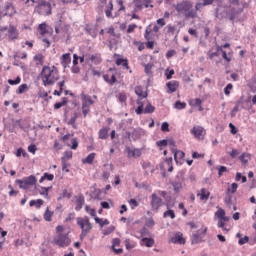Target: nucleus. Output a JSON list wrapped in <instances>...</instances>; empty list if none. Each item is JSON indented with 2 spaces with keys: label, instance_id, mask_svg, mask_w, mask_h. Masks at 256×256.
Instances as JSON below:
<instances>
[{
  "label": "nucleus",
  "instance_id": "e433bc0d",
  "mask_svg": "<svg viewBox=\"0 0 256 256\" xmlns=\"http://www.w3.org/2000/svg\"><path fill=\"white\" fill-rule=\"evenodd\" d=\"M160 27L156 24L153 26V28H151V25H149L146 30L145 33H158L159 32Z\"/></svg>",
  "mask_w": 256,
  "mask_h": 256
},
{
  "label": "nucleus",
  "instance_id": "6ab92c4d",
  "mask_svg": "<svg viewBox=\"0 0 256 256\" xmlns=\"http://www.w3.org/2000/svg\"><path fill=\"white\" fill-rule=\"evenodd\" d=\"M239 160L241 161L242 165L245 167V165H247V163H249V161L251 160V154H249V153H242L239 156Z\"/></svg>",
  "mask_w": 256,
  "mask_h": 256
},
{
  "label": "nucleus",
  "instance_id": "5fc2aeb1",
  "mask_svg": "<svg viewBox=\"0 0 256 256\" xmlns=\"http://www.w3.org/2000/svg\"><path fill=\"white\" fill-rule=\"evenodd\" d=\"M144 37L146 39V41H155V34L153 33H145Z\"/></svg>",
  "mask_w": 256,
  "mask_h": 256
},
{
  "label": "nucleus",
  "instance_id": "9d476101",
  "mask_svg": "<svg viewBox=\"0 0 256 256\" xmlns=\"http://www.w3.org/2000/svg\"><path fill=\"white\" fill-rule=\"evenodd\" d=\"M99 21H101V18H97L95 23H90L86 25V31L87 33H97L99 32Z\"/></svg>",
  "mask_w": 256,
  "mask_h": 256
},
{
  "label": "nucleus",
  "instance_id": "13d9d810",
  "mask_svg": "<svg viewBox=\"0 0 256 256\" xmlns=\"http://www.w3.org/2000/svg\"><path fill=\"white\" fill-rule=\"evenodd\" d=\"M121 245V239L119 238H114L112 240V249L115 247H119Z\"/></svg>",
  "mask_w": 256,
  "mask_h": 256
},
{
  "label": "nucleus",
  "instance_id": "864d4df0",
  "mask_svg": "<svg viewBox=\"0 0 256 256\" xmlns=\"http://www.w3.org/2000/svg\"><path fill=\"white\" fill-rule=\"evenodd\" d=\"M223 173H227V167L226 166H220L218 168V176L223 177Z\"/></svg>",
  "mask_w": 256,
  "mask_h": 256
},
{
  "label": "nucleus",
  "instance_id": "f3484780",
  "mask_svg": "<svg viewBox=\"0 0 256 256\" xmlns=\"http://www.w3.org/2000/svg\"><path fill=\"white\" fill-rule=\"evenodd\" d=\"M172 243L178 244V245H185V238H183V234L177 233L174 237L171 239Z\"/></svg>",
  "mask_w": 256,
  "mask_h": 256
},
{
  "label": "nucleus",
  "instance_id": "c85d7f7f",
  "mask_svg": "<svg viewBox=\"0 0 256 256\" xmlns=\"http://www.w3.org/2000/svg\"><path fill=\"white\" fill-rule=\"evenodd\" d=\"M142 241L146 247H153L155 245V239L153 238H142Z\"/></svg>",
  "mask_w": 256,
  "mask_h": 256
},
{
  "label": "nucleus",
  "instance_id": "f257e3e1",
  "mask_svg": "<svg viewBox=\"0 0 256 256\" xmlns=\"http://www.w3.org/2000/svg\"><path fill=\"white\" fill-rule=\"evenodd\" d=\"M41 78L44 87H47V85H55V83L59 81V69H57L55 66H43L41 71Z\"/></svg>",
  "mask_w": 256,
  "mask_h": 256
},
{
  "label": "nucleus",
  "instance_id": "e2e57ef3",
  "mask_svg": "<svg viewBox=\"0 0 256 256\" xmlns=\"http://www.w3.org/2000/svg\"><path fill=\"white\" fill-rule=\"evenodd\" d=\"M238 243L240 245H245V243H249V236H244L243 238H240Z\"/></svg>",
  "mask_w": 256,
  "mask_h": 256
},
{
  "label": "nucleus",
  "instance_id": "c756f323",
  "mask_svg": "<svg viewBox=\"0 0 256 256\" xmlns=\"http://www.w3.org/2000/svg\"><path fill=\"white\" fill-rule=\"evenodd\" d=\"M95 161V153H90L84 160L83 163H88V165H93Z\"/></svg>",
  "mask_w": 256,
  "mask_h": 256
},
{
  "label": "nucleus",
  "instance_id": "39448f33",
  "mask_svg": "<svg viewBox=\"0 0 256 256\" xmlns=\"http://www.w3.org/2000/svg\"><path fill=\"white\" fill-rule=\"evenodd\" d=\"M173 7L177 11V13H186L190 9H193V3L189 0H183L178 4H174Z\"/></svg>",
  "mask_w": 256,
  "mask_h": 256
},
{
  "label": "nucleus",
  "instance_id": "2eb2a0df",
  "mask_svg": "<svg viewBox=\"0 0 256 256\" xmlns=\"http://www.w3.org/2000/svg\"><path fill=\"white\" fill-rule=\"evenodd\" d=\"M210 195L211 192L207 191L205 188H202L200 193L197 194V196L200 197V201H209Z\"/></svg>",
  "mask_w": 256,
  "mask_h": 256
},
{
  "label": "nucleus",
  "instance_id": "f8f14e48",
  "mask_svg": "<svg viewBox=\"0 0 256 256\" xmlns=\"http://www.w3.org/2000/svg\"><path fill=\"white\" fill-rule=\"evenodd\" d=\"M39 33H53V26L47 25V22H42L38 25Z\"/></svg>",
  "mask_w": 256,
  "mask_h": 256
},
{
  "label": "nucleus",
  "instance_id": "1a4fd4ad",
  "mask_svg": "<svg viewBox=\"0 0 256 256\" xmlns=\"http://www.w3.org/2000/svg\"><path fill=\"white\" fill-rule=\"evenodd\" d=\"M80 97L82 99L83 107H91V105L95 103V101H93V98H91L90 95H86L83 92L81 93Z\"/></svg>",
  "mask_w": 256,
  "mask_h": 256
},
{
  "label": "nucleus",
  "instance_id": "f03ea898",
  "mask_svg": "<svg viewBox=\"0 0 256 256\" xmlns=\"http://www.w3.org/2000/svg\"><path fill=\"white\" fill-rule=\"evenodd\" d=\"M77 225L81 229L80 239L83 241L87 235H89L91 229H93V226L91 225V222L89 221L88 217H78L77 218Z\"/></svg>",
  "mask_w": 256,
  "mask_h": 256
},
{
  "label": "nucleus",
  "instance_id": "72a5a7b5",
  "mask_svg": "<svg viewBox=\"0 0 256 256\" xmlns=\"http://www.w3.org/2000/svg\"><path fill=\"white\" fill-rule=\"evenodd\" d=\"M51 189H53V186L41 187V190L44 192H40V195H43L44 197H46V199H49V191H51Z\"/></svg>",
  "mask_w": 256,
  "mask_h": 256
},
{
  "label": "nucleus",
  "instance_id": "6e6d98bb",
  "mask_svg": "<svg viewBox=\"0 0 256 256\" xmlns=\"http://www.w3.org/2000/svg\"><path fill=\"white\" fill-rule=\"evenodd\" d=\"M215 215H216V217L218 218V219H222L224 216H225V211L222 209V208H220L216 213H215Z\"/></svg>",
  "mask_w": 256,
  "mask_h": 256
},
{
  "label": "nucleus",
  "instance_id": "58836bf2",
  "mask_svg": "<svg viewBox=\"0 0 256 256\" xmlns=\"http://www.w3.org/2000/svg\"><path fill=\"white\" fill-rule=\"evenodd\" d=\"M224 203H226V205H228V207H231V205H233V197L231 195H229V192L226 193Z\"/></svg>",
  "mask_w": 256,
  "mask_h": 256
},
{
  "label": "nucleus",
  "instance_id": "6e6552de",
  "mask_svg": "<svg viewBox=\"0 0 256 256\" xmlns=\"http://www.w3.org/2000/svg\"><path fill=\"white\" fill-rule=\"evenodd\" d=\"M190 133L192 135H194L195 139H205V135H207V131L205 130V128H203V126H194Z\"/></svg>",
  "mask_w": 256,
  "mask_h": 256
},
{
  "label": "nucleus",
  "instance_id": "a19ab883",
  "mask_svg": "<svg viewBox=\"0 0 256 256\" xmlns=\"http://www.w3.org/2000/svg\"><path fill=\"white\" fill-rule=\"evenodd\" d=\"M163 217L166 218V217H170L171 219H175V211L171 210V209H168L167 211H165L163 213Z\"/></svg>",
  "mask_w": 256,
  "mask_h": 256
},
{
  "label": "nucleus",
  "instance_id": "a211bd4d",
  "mask_svg": "<svg viewBox=\"0 0 256 256\" xmlns=\"http://www.w3.org/2000/svg\"><path fill=\"white\" fill-rule=\"evenodd\" d=\"M76 207H75V211H80L83 209V205H85V196L80 195L77 200H76Z\"/></svg>",
  "mask_w": 256,
  "mask_h": 256
},
{
  "label": "nucleus",
  "instance_id": "7c9ffc66",
  "mask_svg": "<svg viewBox=\"0 0 256 256\" xmlns=\"http://www.w3.org/2000/svg\"><path fill=\"white\" fill-rule=\"evenodd\" d=\"M61 199H71V193L67 189H64L58 197V201H61Z\"/></svg>",
  "mask_w": 256,
  "mask_h": 256
},
{
  "label": "nucleus",
  "instance_id": "c03bdc74",
  "mask_svg": "<svg viewBox=\"0 0 256 256\" xmlns=\"http://www.w3.org/2000/svg\"><path fill=\"white\" fill-rule=\"evenodd\" d=\"M8 189H10V191L8 192L9 197H17V195L19 194V191L14 190L12 185H8Z\"/></svg>",
  "mask_w": 256,
  "mask_h": 256
},
{
  "label": "nucleus",
  "instance_id": "b1692460",
  "mask_svg": "<svg viewBox=\"0 0 256 256\" xmlns=\"http://www.w3.org/2000/svg\"><path fill=\"white\" fill-rule=\"evenodd\" d=\"M44 201L43 199H37V200H31L29 202L30 207H35L36 209H41V206L43 205Z\"/></svg>",
  "mask_w": 256,
  "mask_h": 256
},
{
  "label": "nucleus",
  "instance_id": "0e129e2a",
  "mask_svg": "<svg viewBox=\"0 0 256 256\" xmlns=\"http://www.w3.org/2000/svg\"><path fill=\"white\" fill-rule=\"evenodd\" d=\"M92 193L94 195V199H99V197H101V189L95 188Z\"/></svg>",
  "mask_w": 256,
  "mask_h": 256
},
{
  "label": "nucleus",
  "instance_id": "5701e85b",
  "mask_svg": "<svg viewBox=\"0 0 256 256\" xmlns=\"http://www.w3.org/2000/svg\"><path fill=\"white\" fill-rule=\"evenodd\" d=\"M63 16H60L59 20L54 22L53 24V28L55 29V33H59L61 30H62V27H63Z\"/></svg>",
  "mask_w": 256,
  "mask_h": 256
},
{
  "label": "nucleus",
  "instance_id": "09e8293b",
  "mask_svg": "<svg viewBox=\"0 0 256 256\" xmlns=\"http://www.w3.org/2000/svg\"><path fill=\"white\" fill-rule=\"evenodd\" d=\"M239 185L237 183H232L231 188H228L227 193L231 191L232 194L237 193Z\"/></svg>",
  "mask_w": 256,
  "mask_h": 256
},
{
  "label": "nucleus",
  "instance_id": "bb28decb",
  "mask_svg": "<svg viewBox=\"0 0 256 256\" xmlns=\"http://www.w3.org/2000/svg\"><path fill=\"white\" fill-rule=\"evenodd\" d=\"M186 19H196L197 17V10L195 9H190L185 13Z\"/></svg>",
  "mask_w": 256,
  "mask_h": 256
},
{
  "label": "nucleus",
  "instance_id": "9b49d317",
  "mask_svg": "<svg viewBox=\"0 0 256 256\" xmlns=\"http://www.w3.org/2000/svg\"><path fill=\"white\" fill-rule=\"evenodd\" d=\"M166 87L168 88L167 93H175L179 89V81L172 80L167 82Z\"/></svg>",
  "mask_w": 256,
  "mask_h": 256
},
{
  "label": "nucleus",
  "instance_id": "774afa93",
  "mask_svg": "<svg viewBox=\"0 0 256 256\" xmlns=\"http://www.w3.org/2000/svg\"><path fill=\"white\" fill-rule=\"evenodd\" d=\"M142 153H141V149L135 148L133 150V154L132 157H141Z\"/></svg>",
  "mask_w": 256,
  "mask_h": 256
},
{
  "label": "nucleus",
  "instance_id": "3c124183",
  "mask_svg": "<svg viewBox=\"0 0 256 256\" xmlns=\"http://www.w3.org/2000/svg\"><path fill=\"white\" fill-rule=\"evenodd\" d=\"M115 231V226H110L103 230V235H111Z\"/></svg>",
  "mask_w": 256,
  "mask_h": 256
},
{
  "label": "nucleus",
  "instance_id": "393cba45",
  "mask_svg": "<svg viewBox=\"0 0 256 256\" xmlns=\"http://www.w3.org/2000/svg\"><path fill=\"white\" fill-rule=\"evenodd\" d=\"M71 63V54L66 53L62 55V65L63 67H67Z\"/></svg>",
  "mask_w": 256,
  "mask_h": 256
},
{
  "label": "nucleus",
  "instance_id": "bf43d9fd",
  "mask_svg": "<svg viewBox=\"0 0 256 256\" xmlns=\"http://www.w3.org/2000/svg\"><path fill=\"white\" fill-rule=\"evenodd\" d=\"M161 131H163L164 133H169V124L167 122L162 123Z\"/></svg>",
  "mask_w": 256,
  "mask_h": 256
},
{
  "label": "nucleus",
  "instance_id": "680f3d73",
  "mask_svg": "<svg viewBox=\"0 0 256 256\" xmlns=\"http://www.w3.org/2000/svg\"><path fill=\"white\" fill-rule=\"evenodd\" d=\"M142 169H144V171H146V173H147V171H149V169H151V162L144 161V163H142Z\"/></svg>",
  "mask_w": 256,
  "mask_h": 256
},
{
  "label": "nucleus",
  "instance_id": "7ed1b4c3",
  "mask_svg": "<svg viewBox=\"0 0 256 256\" xmlns=\"http://www.w3.org/2000/svg\"><path fill=\"white\" fill-rule=\"evenodd\" d=\"M165 205V202L161 197L157 195V193H153L150 197V207L151 211L154 213H159V209Z\"/></svg>",
  "mask_w": 256,
  "mask_h": 256
},
{
  "label": "nucleus",
  "instance_id": "dca6fc26",
  "mask_svg": "<svg viewBox=\"0 0 256 256\" xmlns=\"http://www.w3.org/2000/svg\"><path fill=\"white\" fill-rule=\"evenodd\" d=\"M214 3L217 5V8H215V17H217V19H223L225 16L219 12V7H223V0H214Z\"/></svg>",
  "mask_w": 256,
  "mask_h": 256
},
{
  "label": "nucleus",
  "instance_id": "cd10ccee",
  "mask_svg": "<svg viewBox=\"0 0 256 256\" xmlns=\"http://www.w3.org/2000/svg\"><path fill=\"white\" fill-rule=\"evenodd\" d=\"M69 101L67 100V97L62 98L61 102H57L54 104V109H61V107H65Z\"/></svg>",
  "mask_w": 256,
  "mask_h": 256
},
{
  "label": "nucleus",
  "instance_id": "2f4dec72",
  "mask_svg": "<svg viewBox=\"0 0 256 256\" xmlns=\"http://www.w3.org/2000/svg\"><path fill=\"white\" fill-rule=\"evenodd\" d=\"M78 117H79V115H77V112H75L73 114V116L71 117V119L68 121V125H72V127L74 129H77V125L75 123H76Z\"/></svg>",
  "mask_w": 256,
  "mask_h": 256
},
{
  "label": "nucleus",
  "instance_id": "603ef678",
  "mask_svg": "<svg viewBox=\"0 0 256 256\" xmlns=\"http://www.w3.org/2000/svg\"><path fill=\"white\" fill-rule=\"evenodd\" d=\"M71 149H73L75 151V149H77V147H79V140L77 138H73L71 140Z\"/></svg>",
  "mask_w": 256,
  "mask_h": 256
},
{
  "label": "nucleus",
  "instance_id": "a18cd8bd",
  "mask_svg": "<svg viewBox=\"0 0 256 256\" xmlns=\"http://www.w3.org/2000/svg\"><path fill=\"white\" fill-rule=\"evenodd\" d=\"M51 217H53V212L49 211V208H47L46 211H45V214H44L45 221L50 222Z\"/></svg>",
  "mask_w": 256,
  "mask_h": 256
},
{
  "label": "nucleus",
  "instance_id": "49530a36",
  "mask_svg": "<svg viewBox=\"0 0 256 256\" xmlns=\"http://www.w3.org/2000/svg\"><path fill=\"white\" fill-rule=\"evenodd\" d=\"M34 61H38L37 65H43V54H36L34 56Z\"/></svg>",
  "mask_w": 256,
  "mask_h": 256
},
{
  "label": "nucleus",
  "instance_id": "ddd939ff",
  "mask_svg": "<svg viewBox=\"0 0 256 256\" xmlns=\"http://www.w3.org/2000/svg\"><path fill=\"white\" fill-rule=\"evenodd\" d=\"M135 94L137 95L138 99H147L149 96V93L143 91V86H136Z\"/></svg>",
  "mask_w": 256,
  "mask_h": 256
},
{
  "label": "nucleus",
  "instance_id": "473e14b6",
  "mask_svg": "<svg viewBox=\"0 0 256 256\" xmlns=\"http://www.w3.org/2000/svg\"><path fill=\"white\" fill-rule=\"evenodd\" d=\"M73 158V152L72 151H66L64 152V155L62 157V163H65L69 161V159Z\"/></svg>",
  "mask_w": 256,
  "mask_h": 256
},
{
  "label": "nucleus",
  "instance_id": "f704fd0d",
  "mask_svg": "<svg viewBox=\"0 0 256 256\" xmlns=\"http://www.w3.org/2000/svg\"><path fill=\"white\" fill-rule=\"evenodd\" d=\"M171 185L176 193H179L181 189H183V184H181V182H172Z\"/></svg>",
  "mask_w": 256,
  "mask_h": 256
},
{
  "label": "nucleus",
  "instance_id": "4d7b16f0",
  "mask_svg": "<svg viewBox=\"0 0 256 256\" xmlns=\"http://www.w3.org/2000/svg\"><path fill=\"white\" fill-rule=\"evenodd\" d=\"M15 39H19V34L18 33H9L8 34V40L9 41H15Z\"/></svg>",
  "mask_w": 256,
  "mask_h": 256
},
{
  "label": "nucleus",
  "instance_id": "de8ad7c7",
  "mask_svg": "<svg viewBox=\"0 0 256 256\" xmlns=\"http://www.w3.org/2000/svg\"><path fill=\"white\" fill-rule=\"evenodd\" d=\"M158 194H160L161 197H163V199H165V201L169 202L171 201V196H167V191H158Z\"/></svg>",
  "mask_w": 256,
  "mask_h": 256
},
{
  "label": "nucleus",
  "instance_id": "aec40b11",
  "mask_svg": "<svg viewBox=\"0 0 256 256\" xmlns=\"http://www.w3.org/2000/svg\"><path fill=\"white\" fill-rule=\"evenodd\" d=\"M99 139H108L109 138V127L101 128L98 132Z\"/></svg>",
  "mask_w": 256,
  "mask_h": 256
},
{
  "label": "nucleus",
  "instance_id": "4c0bfd02",
  "mask_svg": "<svg viewBox=\"0 0 256 256\" xmlns=\"http://www.w3.org/2000/svg\"><path fill=\"white\" fill-rule=\"evenodd\" d=\"M144 113L145 114L155 113V106H152L151 103H148L144 108Z\"/></svg>",
  "mask_w": 256,
  "mask_h": 256
},
{
  "label": "nucleus",
  "instance_id": "37998d69",
  "mask_svg": "<svg viewBox=\"0 0 256 256\" xmlns=\"http://www.w3.org/2000/svg\"><path fill=\"white\" fill-rule=\"evenodd\" d=\"M27 89H29V87L27 86V84H21L19 87H18V95H23V93H25V91H27Z\"/></svg>",
  "mask_w": 256,
  "mask_h": 256
},
{
  "label": "nucleus",
  "instance_id": "0eeeda50",
  "mask_svg": "<svg viewBox=\"0 0 256 256\" xmlns=\"http://www.w3.org/2000/svg\"><path fill=\"white\" fill-rule=\"evenodd\" d=\"M54 243L58 245V247H69V245H71V239H69L67 234H60L54 239Z\"/></svg>",
  "mask_w": 256,
  "mask_h": 256
},
{
  "label": "nucleus",
  "instance_id": "79ce46f5",
  "mask_svg": "<svg viewBox=\"0 0 256 256\" xmlns=\"http://www.w3.org/2000/svg\"><path fill=\"white\" fill-rule=\"evenodd\" d=\"M157 147H160V149H163L162 147H167L169 145V140L163 139L156 142Z\"/></svg>",
  "mask_w": 256,
  "mask_h": 256
},
{
  "label": "nucleus",
  "instance_id": "20e7f679",
  "mask_svg": "<svg viewBox=\"0 0 256 256\" xmlns=\"http://www.w3.org/2000/svg\"><path fill=\"white\" fill-rule=\"evenodd\" d=\"M32 3H38L35 8L34 12L38 13V15H42L43 12L41 11L43 7H47L48 11L46 12V15H51L52 13V8H51V3L45 1V0H40L37 2V0H30Z\"/></svg>",
  "mask_w": 256,
  "mask_h": 256
},
{
  "label": "nucleus",
  "instance_id": "338daca9",
  "mask_svg": "<svg viewBox=\"0 0 256 256\" xmlns=\"http://www.w3.org/2000/svg\"><path fill=\"white\" fill-rule=\"evenodd\" d=\"M44 179H46L47 181H53L55 179V176L53 174H49V173H44Z\"/></svg>",
  "mask_w": 256,
  "mask_h": 256
},
{
  "label": "nucleus",
  "instance_id": "4468645a",
  "mask_svg": "<svg viewBox=\"0 0 256 256\" xmlns=\"http://www.w3.org/2000/svg\"><path fill=\"white\" fill-rule=\"evenodd\" d=\"M172 153H174V161L179 163V159H183L185 157V152L181 150H177V148H171Z\"/></svg>",
  "mask_w": 256,
  "mask_h": 256
},
{
  "label": "nucleus",
  "instance_id": "423d86ee",
  "mask_svg": "<svg viewBox=\"0 0 256 256\" xmlns=\"http://www.w3.org/2000/svg\"><path fill=\"white\" fill-rule=\"evenodd\" d=\"M16 183L19 185L20 189H27L28 185H36L37 178L33 175L25 177L23 180H16Z\"/></svg>",
  "mask_w": 256,
  "mask_h": 256
},
{
  "label": "nucleus",
  "instance_id": "8fccbe9b",
  "mask_svg": "<svg viewBox=\"0 0 256 256\" xmlns=\"http://www.w3.org/2000/svg\"><path fill=\"white\" fill-rule=\"evenodd\" d=\"M27 157V152L23 148H18L16 152V157Z\"/></svg>",
  "mask_w": 256,
  "mask_h": 256
},
{
  "label": "nucleus",
  "instance_id": "052dcab7",
  "mask_svg": "<svg viewBox=\"0 0 256 256\" xmlns=\"http://www.w3.org/2000/svg\"><path fill=\"white\" fill-rule=\"evenodd\" d=\"M231 89H233V84H228V85L224 88V93H225V95H231Z\"/></svg>",
  "mask_w": 256,
  "mask_h": 256
},
{
  "label": "nucleus",
  "instance_id": "69168bd1",
  "mask_svg": "<svg viewBox=\"0 0 256 256\" xmlns=\"http://www.w3.org/2000/svg\"><path fill=\"white\" fill-rule=\"evenodd\" d=\"M133 3L136 9H139V10L143 9V4L141 3V0H133Z\"/></svg>",
  "mask_w": 256,
  "mask_h": 256
},
{
  "label": "nucleus",
  "instance_id": "ea45409f",
  "mask_svg": "<svg viewBox=\"0 0 256 256\" xmlns=\"http://www.w3.org/2000/svg\"><path fill=\"white\" fill-rule=\"evenodd\" d=\"M174 107H175V109H179V110L185 109L187 107V103L181 102L178 100L175 102Z\"/></svg>",
  "mask_w": 256,
  "mask_h": 256
},
{
  "label": "nucleus",
  "instance_id": "a878e982",
  "mask_svg": "<svg viewBox=\"0 0 256 256\" xmlns=\"http://www.w3.org/2000/svg\"><path fill=\"white\" fill-rule=\"evenodd\" d=\"M116 65H122L124 69H129V61L127 59L118 58L116 60Z\"/></svg>",
  "mask_w": 256,
  "mask_h": 256
},
{
  "label": "nucleus",
  "instance_id": "412c9836",
  "mask_svg": "<svg viewBox=\"0 0 256 256\" xmlns=\"http://www.w3.org/2000/svg\"><path fill=\"white\" fill-rule=\"evenodd\" d=\"M226 19H229V21H235V17H237V9L230 8L229 12L226 13Z\"/></svg>",
  "mask_w": 256,
  "mask_h": 256
},
{
  "label": "nucleus",
  "instance_id": "4be33fe9",
  "mask_svg": "<svg viewBox=\"0 0 256 256\" xmlns=\"http://www.w3.org/2000/svg\"><path fill=\"white\" fill-rule=\"evenodd\" d=\"M192 245H198V243H203V236L199 233H195L192 235Z\"/></svg>",
  "mask_w": 256,
  "mask_h": 256
},
{
  "label": "nucleus",
  "instance_id": "c9c22d12",
  "mask_svg": "<svg viewBox=\"0 0 256 256\" xmlns=\"http://www.w3.org/2000/svg\"><path fill=\"white\" fill-rule=\"evenodd\" d=\"M94 221L96 223H98L100 225V227H105V225H109V220H107V219L103 220V219H101L99 217H95Z\"/></svg>",
  "mask_w": 256,
  "mask_h": 256
}]
</instances>
